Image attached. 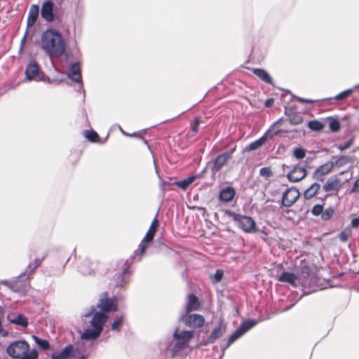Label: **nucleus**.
Returning a JSON list of instances; mask_svg holds the SVG:
<instances>
[{
	"label": "nucleus",
	"instance_id": "nucleus-1",
	"mask_svg": "<svg viewBox=\"0 0 359 359\" xmlns=\"http://www.w3.org/2000/svg\"><path fill=\"white\" fill-rule=\"evenodd\" d=\"M41 47L50 58H59L67 49V42L62 34L55 29H48L41 34Z\"/></svg>",
	"mask_w": 359,
	"mask_h": 359
},
{
	"label": "nucleus",
	"instance_id": "nucleus-2",
	"mask_svg": "<svg viewBox=\"0 0 359 359\" xmlns=\"http://www.w3.org/2000/svg\"><path fill=\"white\" fill-rule=\"evenodd\" d=\"M6 352L13 359H37L39 356L37 350L29 351V344L24 340L11 343L7 347Z\"/></svg>",
	"mask_w": 359,
	"mask_h": 359
},
{
	"label": "nucleus",
	"instance_id": "nucleus-3",
	"mask_svg": "<svg viewBox=\"0 0 359 359\" xmlns=\"http://www.w3.org/2000/svg\"><path fill=\"white\" fill-rule=\"evenodd\" d=\"M25 75L26 79L28 81H43L48 83H51L53 82H56L60 83L62 81V79H50L48 76H47L43 72H40V69L38 63L32 60L26 67L25 69Z\"/></svg>",
	"mask_w": 359,
	"mask_h": 359
},
{
	"label": "nucleus",
	"instance_id": "nucleus-4",
	"mask_svg": "<svg viewBox=\"0 0 359 359\" xmlns=\"http://www.w3.org/2000/svg\"><path fill=\"white\" fill-rule=\"evenodd\" d=\"M67 77L72 81H74L76 85L74 86L75 90L83 93V97L85 96V90L82 81L81 65L79 62L72 64L67 72Z\"/></svg>",
	"mask_w": 359,
	"mask_h": 359
},
{
	"label": "nucleus",
	"instance_id": "nucleus-5",
	"mask_svg": "<svg viewBox=\"0 0 359 359\" xmlns=\"http://www.w3.org/2000/svg\"><path fill=\"white\" fill-rule=\"evenodd\" d=\"M233 221L238 227L245 233H255L257 231L255 220L249 216L242 215L234 212L231 213Z\"/></svg>",
	"mask_w": 359,
	"mask_h": 359
},
{
	"label": "nucleus",
	"instance_id": "nucleus-6",
	"mask_svg": "<svg viewBox=\"0 0 359 359\" xmlns=\"http://www.w3.org/2000/svg\"><path fill=\"white\" fill-rule=\"evenodd\" d=\"M133 257L127 259L124 264V267L121 273H116L114 276L115 285L117 287H123L130 281V278L132 275V270L130 266L133 262Z\"/></svg>",
	"mask_w": 359,
	"mask_h": 359
},
{
	"label": "nucleus",
	"instance_id": "nucleus-7",
	"mask_svg": "<svg viewBox=\"0 0 359 359\" xmlns=\"http://www.w3.org/2000/svg\"><path fill=\"white\" fill-rule=\"evenodd\" d=\"M93 316V318L90 320V325L93 328L98 330L102 332L103 330V325L107 319V316L104 313L96 311V307L95 306H92L88 312L86 313L83 316L86 318H88Z\"/></svg>",
	"mask_w": 359,
	"mask_h": 359
},
{
	"label": "nucleus",
	"instance_id": "nucleus-8",
	"mask_svg": "<svg viewBox=\"0 0 359 359\" xmlns=\"http://www.w3.org/2000/svg\"><path fill=\"white\" fill-rule=\"evenodd\" d=\"M258 320H248L242 323L241 325L236 330V331L229 337L227 344L224 348H228L235 341L238 339L248 331L255 327L258 323Z\"/></svg>",
	"mask_w": 359,
	"mask_h": 359
},
{
	"label": "nucleus",
	"instance_id": "nucleus-9",
	"mask_svg": "<svg viewBox=\"0 0 359 359\" xmlns=\"http://www.w3.org/2000/svg\"><path fill=\"white\" fill-rule=\"evenodd\" d=\"M236 150V146H234L233 148L226 151L225 152L218 155L212 161V165L211 168V171L212 173H216L219 172L229 161V159L231 158L233 154Z\"/></svg>",
	"mask_w": 359,
	"mask_h": 359
},
{
	"label": "nucleus",
	"instance_id": "nucleus-10",
	"mask_svg": "<svg viewBox=\"0 0 359 359\" xmlns=\"http://www.w3.org/2000/svg\"><path fill=\"white\" fill-rule=\"evenodd\" d=\"M158 225V221L157 218L155 217L153 219V221L150 225V227H149L148 231L147 232L145 236L144 237L143 240L139 245V249H138V250H140L139 260H140L142 256L144 253V251L147 248V243L151 242L153 240Z\"/></svg>",
	"mask_w": 359,
	"mask_h": 359
},
{
	"label": "nucleus",
	"instance_id": "nucleus-11",
	"mask_svg": "<svg viewBox=\"0 0 359 359\" xmlns=\"http://www.w3.org/2000/svg\"><path fill=\"white\" fill-rule=\"evenodd\" d=\"M226 330V324L222 318H219L217 326L212 330L204 345L215 343L218 339L222 337Z\"/></svg>",
	"mask_w": 359,
	"mask_h": 359
},
{
	"label": "nucleus",
	"instance_id": "nucleus-12",
	"mask_svg": "<svg viewBox=\"0 0 359 359\" xmlns=\"http://www.w3.org/2000/svg\"><path fill=\"white\" fill-rule=\"evenodd\" d=\"M299 192L297 189L291 187L285 190L282 196V205L285 207H291L299 198Z\"/></svg>",
	"mask_w": 359,
	"mask_h": 359
},
{
	"label": "nucleus",
	"instance_id": "nucleus-13",
	"mask_svg": "<svg viewBox=\"0 0 359 359\" xmlns=\"http://www.w3.org/2000/svg\"><path fill=\"white\" fill-rule=\"evenodd\" d=\"M95 307H98L102 311L107 313L114 311L117 309L116 305L111 299L109 298L108 293L107 292L102 294L99 303Z\"/></svg>",
	"mask_w": 359,
	"mask_h": 359
},
{
	"label": "nucleus",
	"instance_id": "nucleus-14",
	"mask_svg": "<svg viewBox=\"0 0 359 359\" xmlns=\"http://www.w3.org/2000/svg\"><path fill=\"white\" fill-rule=\"evenodd\" d=\"M53 6L54 4L50 0L45 1L41 6V15L48 22H52L58 18L57 16H54Z\"/></svg>",
	"mask_w": 359,
	"mask_h": 359
},
{
	"label": "nucleus",
	"instance_id": "nucleus-15",
	"mask_svg": "<svg viewBox=\"0 0 359 359\" xmlns=\"http://www.w3.org/2000/svg\"><path fill=\"white\" fill-rule=\"evenodd\" d=\"M307 175L306 169L304 167L294 166L287 174L288 180L291 182H297L303 180Z\"/></svg>",
	"mask_w": 359,
	"mask_h": 359
},
{
	"label": "nucleus",
	"instance_id": "nucleus-16",
	"mask_svg": "<svg viewBox=\"0 0 359 359\" xmlns=\"http://www.w3.org/2000/svg\"><path fill=\"white\" fill-rule=\"evenodd\" d=\"M187 326L191 328H198L202 327L205 323V318L200 314H190L184 319Z\"/></svg>",
	"mask_w": 359,
	"mask_h": 359
},
{
	"label": "nucleus",
	"instance_id": "nucleus-17",
	"mask_svg": "<svg viewBox=\"0 0 359 359\" xmlns=\"http://www.w3.org/2000/svg\"><path fill=\"white\" fill-rule=\"evenodd\" d=\"M333 169V164L327 162L316 169L313 172V177L314 179L323 182L324 177L329 174Z\"/></svg>",
	"mask_w": 359,
	"mask_h": 359
},
{
	"label": "nucleus",
	"instance_id": "nucleus-18",
	"mask_svg": "<svg viewBox=\"0 0 359 359\" xmlns=\"http://www.w3.org/2000/svg\"><path fill=\"white\" fill-rule=\"evenodd\" d=\"M73 345L68 344L63 349L53 352L51 355V359H68L73 353Z\"/></svg>",
	"mask_w": 359,
	"mask_h": 359
},
{
	"label": "nucleus",
	"instance_id": "nucleus-19",
	"mask_svg": "<svg viewBox=\"0 0 359 359\" xmlns=\"http://www.w3.org/2000/svg\"><path fill=\"white\" fill-rule=\"evenodd\" d=\"M236 191L232 187L222 189L219 194V200L224 203L230 202L235 196Z\"/></svg>",
	"mask_w": 359,
	"mask_h": 359
},
{
	"label": "nucleus",
	"instance_id": "nucleus-20",
	"mask_svg": "<svg viewBox=\"0 0 359 359\" xmlns=\"http://www.w3.org/2000/svg\"><path fill=\"white\" fill-rule=\"evenodd\" d=\"M39 6L36 4L32 5L27 19V29L32 27L36 23L39 16Z\"/></svg>",
	"mask_w": 359,
	"mask_h": 359
},
{
	"label": "nucleus",
	"instance_id": "nucleus-21",
	"mask_svg": "<svg viewBox=\"0 0 359 359\" xmlns=\"http://www.w3.org/2000/svg\"><path fill=\"white\" fill-rule=\"evenodd\" d=\"M201 304L198 297L194 294H189L187 297L186 306L187 313L198 310Z\"/></svg>",
	"mask_w": 359,
	"mask_h": 359
},
{
	"label": "nucleus",
	"instance_id": "nucleus-22",
	"mask_svg": "<svg viewBox=\"0 0 359 359\" xmlns=\"http://www.w3.org/2000/svg\"><path fill=\"white\" fill-rule=\"evenodd\" d=\"M270 133V129L268 130L263 136H262L258 140L251 142L248 147H245V151H253L256 150L258 148L261 147L266 140L268 139V134Z\"/></svg>",
	"mask_w": 359,
	"mask_h": 359
},
{
	"label": "nucleus",
	"instance_id": "nucleus-23",
	"mask_svg": "<svg viewBox=\"0 0 359 359\" xmlns=\"http://www.w3.org/2000/svg\"><path fill=\"white\" fill-rule=\"evenodd\" d=\"M8 320L12 324L20 325L23 327H27L28 325L27 318L22 314H18L16 316H14V314L9 315Z\"/></svg>",
	"mask_w": 359,
	"mask_h": 359
},
{
	"label": "nucleus",
	"instance_id": "nucleus-24",
	"mask_svg": "<svg viewBox=\"0 0 359 359\" xmlns=\"http://www.w3.org/2000/svg\"><path fill=\"white\" fill-rule=\"evenodd\" d=\"M340 188V181L337 177L330 178L323 185V189L325 191H338Z\"/></svg>",
	"mask_w": 359,
	"mask_h": 359
},
{
	"label": "nucleus",
	"instance_id": "nucleus-25",
	"mask_svg": "<svg viewBox=\"0 0 359 359\" xmlns=\"http://www.w3.org/2000/svg\"><path fill=\"white\" fill-rule=\"evenodd\" d=\"M95 264L88 259H85L79 266V271L83 275H91L95 270Z\"/></svg>",
	"mask_w": 359,
	"mask_h": 359
},
{
	"label": "nucleus",
	"instance_id": "nucleus-26",
	"mask_svg": "<svg viewBox=\"0 0 359 359\" xmlns=\"http://www.w3.org/2000/svg\"><path fill=\"white\" fill-rule=\"evenodd\" d=\"M325 119L328 121L329 129L331 132L337 133L339 131L341 124L337 116H328Z\"/></svg>",
	"mask_w": 359,
	"mask_h": 359
},
{
	"label": "nucleus",
	"instance_id": "nucleus-27",
	"mask_svg": "<svg viewBox=\"0 0 359 359\" xmlns=\"http://www.w3.org/2000/svg\"><path fill=\"white\" fill-rule=\"evenodd\" d=\"M100 334L101 332H100V330H97L94 328L86 329L81 334V339L86 340L95 339L100 336Z\"/></svg>",
	"mask_w": 359,
	"mask_h": 359
},
{
	"label": "nucleus",
	"instance_id": "nucleus-28",
	"mask_svg": "<svg viewBox=\"0 0 359 359\" xmlns=\"http://www.w3.org/2000/svg\"><path fill=\"white\" fill-rule=\"evenodd\" d=\"M253 73L261 80L266 83H271L272 79L270 75L263 69L256 68L253 69Z\"/></svg>",
	"mask_w": 359,
	"mask_h": 359
},
{
	"label": "nucleus",
	"instance_id": "nucleus-29",
	"mask_svg": "<svg viewBox=\"0 0 359 359\" xmlns=\"http://www.w3.org/2000/svg\"><path fill=\"white\" fill-rule=\"evenodd\" d=\"M198 177L199 175L189 176L182 180L177 182L176 185L179 188L183 190H186L189 187V186L191 185Z\"/></svg>",
	"mask_w": 359,
	"mask_h": 359
},
{
	"label": "nucleus",
	"instance_id": "nucleus-30",
	"mask_svg": "<svg viewBox=\"0 0 359 359\" xmlns=\"http://www.w3.org/2000/svg\"><path fill=\"white\" fill-rule=\"evenodd\" d=\"M320 188V185L318 183L312 184L310 187L305 190L304 196L306 199H310L313 197Z\"/></svg>",
	"mask_w": 359,
	"mask_h": 359
},
{
	"label": "nucleus",
	"instance_id": "nucleus-31",
	"mask_svg": "<svg viewBox=\"0 0 359 359\" xmlns=\"http://www.w3.org/2000/svg\"><path fill=\"white\" fill-rule=\"evenodd\" d=\"M297 280V276L290 272H283L278 278L280 282L288 283L294 285Z\"/></svg>",
	"mask_w": 359,
	"mask_h": 359
},
{
	"label": "nucleus",
	"instance_id": "nucleus-32",
	"mask_svg": "<svg viewBox=\"0 0 359 359\" xmlns=\"http://www.w3.org/2000/svg\"><path fill=\"white\" fill-rule=\"evenodd\" d=\"M336 158L334 162H330L333 164V168L334 166L337 168H341L350 163L351 161V158L348 156H341L339 157H334Z\"/></svg>",
	"mask_w": 359,
	"mask_h": 359
},
{
	"label": "nucleus",
	"instance_id": "nucleus-33",
	"mask_svg": "<svg viewBox=\"0 0 359 359\" xmlns=\"http://www.w3.org/2000/svg\"><path fill=\"white\" fill-rule=\"evenodd\" d=\"M32 339H34V342L39 346V347L42 350L46 351L50 349V344L46 339H41L36 335H33Z\"/></svg>",
	"mask_w": 359,
	"mask_h": 359
},
{
	"label": "nucleus",
	"instance_id": "nucleus-34",
	"mask_svg": "<svg viewBox=\"0 0 359 359\" xmlns=\"http://www.w3.org/2000/svg\"><path fill=\"white\" fill-rule=\"evenodd\" d=\"M36 267H34V264L33 263H30L25 272L20 273L18 278H23V280H27L29 278V276L34 272Z\"/></svg>",
	"mask_w": 359,
	"mask_h": 359
},
{
	"label": "nucleus",
	"instance_id": "nucleus-35",
	"mask_svg": "<svg viewBox=\"0 0 359 359\" xmlns=\"http://www.w3.org/2000/svg\"><path fill=\"white\" fill-rule=\"evenodd\" d=\"M308 127L313 131H320L323 129L324 125L320 121L317 120L310 121L308 123Z\"/></svg>",
	"mask_w": 359,
	"mask_h": 359
},
{
	"label": "nucleus",
	"instance_id": "nucleus-36",
	"mask_svg": "<svg viewBox=\"0 0 359 359\" xmlns=\"http://www.w3.org/2000/svg\"><path fill=\"white\" fill-rule=\"evenodd\" d=\"M83 135L86 139L92 142H97L99 138L98 134L94 130H85L83 131Z\"/></svg>",
	"mask_w": 359,
	"mask_h": 359
},
{
	"label": "nucleus",
	"instance_id": "nucleus-37",
	"mask_svg": "<svg viewBox=\"0 0 359 359\" xmlns=\"http://www.w3.org/2000/svg\"><path fill=\"white\" fill-rule=\"evenodd\" d=\"M123 320H124L123 315H121V316H118L111 325V330H114V331L119 330L120 327L123 325Z\"/></svg>",
	"mask_w": 359,
	"mask_h": 359
},
{
	"label": "nucleus",
	"instance_id": "nucleus-38",
	"mask_svg": "<svg viewBox=\"0 0 359 359\" xmlns=\"http://www.w3.org/2000/svg\"><path fill=\"white\" fill-rule=\"evenodd\" d=\"M293 156L297 159H302L306 156V151H305V149H304L303 148H301V147L295 148L293 151Z\"/></svg>",
	"mask_w": 359,
	"mask_h": 359
},
{
	"label": "nucleus",
	"instance_id": "nucleus-39",
	"mask_svg": "<svg viewBox=\"0 0 359 359\" xmlns=\"http://www.w3.org/2000/svg\"><path fill=\"white\" fill-rule=\"evenodd\" d=\"M353 93V90L352 89H347L340 93H339L337 95H336L334 97V100H343L346 98H347L348 97H349L351 93Z\"/></svg>",
	"mask_w": 359,
	"mask_h": 359
},
{
	"label": "nucleus",
	"instance_id": "nucleus-40",
	"mask_svg": "<svg viewBox=\"0 0 359 359\" xmlns=\"http://www.w3.org/2000/svg\"><path fill=\"white\" fill-rule=\"evenodd\" d=\"M21 280H23V278H18V277H16L15 280L10 281V284H8V287L11 288L13 291H18L19 287L21 286V285H19L18 283Z\"/></svg>",
	"mask_w": 359,
	"mask_h": 359
},
{
	"label": "nucleus",
	"instance_id": "nucleus-41",
	"mask_svg": "<svg viewBox=\"0 0 359 359\" xmlns=\"http://www.w3.org/2000/svg\"><path fill=\"white\" fill-rule=\"evenodd\" d=\"M333 213H334L333 209H332L330 208H327V209L322 211L321 218L325 221L328 220L332 217V216L333 215Z\"/></svg>",
	"mask_w": 359,
	"mask_h": 359
},
{
	"label": "nucleus",
	"instance_id": "nucleus-42",
	"mask_svg": "<svg viewBox=\"0 0 359 359\" xmlns=\"http://www.w3.org/2000/svg\"><path fill=\"white\" fill-rule=\"evenodd\" d=\"M259 175L266 178L270 177L273 175L271 169L269 167H264L259 170Z\"/></svg>",
	"mask_w": 359,
	"mask_h": 359
},
{
	"label": "nucleus",
	"instance_id": "nucleus-43",
	"mask_svg": "<svg viewBox=\"0 0 359 359\" xmlns=\"http://www.w3.org/2000/svg\"><path fill=\"white\" fill-rule=\"evenodd\" d=\"M302 116L297 114H294L290 117V121L293 125L300 124L302 122Z\"/></svg>",
	"mask_w": 359,
	"mask_h": 359
},
{
	"label": "nucleus",
	"instance_id": "nucleus-44",
	"mask_svg": "<svg viewBox=\"0 0 359 359\" xmlns=\"http://www.w3.org/2000/svg\"><path fill=\"white\" fill-rule=\"evenodd\" d=\"M223 275H224L223 271L221 269H217L215 273L214 274V276L212 277V281L213 283H219V281H221V280L223 277Z\"/></svg>",
	"mask_w": 359,
	"mask_h": 359
},
{
	"label": "nucleus",
	"instance_id": "nucleus-45",
	"mask_svg": "<svg viewBox=\"0 0 359 359\" xmlns=\"http://www.w3.org/2000/svg\"><path fill=\"white\" fill-rule=\"evenodd\" d=\"M353 140L351 139L344 143L337 144V147L340 151H344V150H346V149L350 148L351 147V145L353 144Z\"/></svg>",
	"mask_w": 359,
	"mask_h": 359
},
{
	"label": "nucleus",
	"instance_id": "nucleus-46",
	"mask_svg": "<svg viewBox=\"0 0 359 359\" xmlns=\"http://www.w3.org/2000/svg\"><path fill=\"white\" fill-rule=\"evenodd\" d=\"M323 209V205H316L313 207V208L311 210V213L315 216H318V215H321Z\"/></svg>",
	"mask_w": 359,
	"mask_h": 359
},
{
	"label": "nucleus",
	"instance_id": "nucleus-47",
	"mask_svg": "<svg viewBox=\"0 0 359 359\" xmlns=\"http://www.w3.org/2000/svg\"><path fill=\"white\" fill-rule=\"evenodd\" d=\"M199 123H200V118L199 117H196L195 118V123H194V126L191 128L192 131L194 133H197L198 130Z\"/></svg>",
	"mask_w": 359,
	"mask_h": 359
},
{
	"label": "nucleus",
	"instance_id": "nucleus-48",
	"mask_svg": "<svg viewBox=\"0 0 359 359\" xmlns=\"http://www.w3.org/2000/svg\"><path fill=\"white\" fill-rule=\"evenodd\" d=\"M351 192H359V177L354 182Z\"/></svg>",
	"mask_w": 359,
	"mask_h": 359
},
{
	"label": "nucleus",
	"instance_id": "nucleus-49",
	"mask_svg": "<svg viewBox=\"0 0 359 359\" xmlns=\"http://www.w3.org/2000/svg\"><path fill=\"white\" fill-rule=\"evenodd\" d=\"M339 237L342 242H346L348 238V234L344 231H342L339 233Z\"/></svg>",
	"mask_w": 359,
	"mask_h": 359
},
{
	"label": "nucleus",
	"instance_id": "nucleus-50",
	"mask_svg": "<svg viewBox=\"0 0 359 359\" xmlns=\"http://www.w3.org/2000/svg\"><path fill=\"white\" fill-rule=\"evenodd\" d=\"M297 100L299 102H302V103H313L315 102L314 100H309V99H305V98H302V97H297Z\"/></svg>",
	"mask_w": 359,
	"mask_h": 359
},
{
	"label": "nucleus",
	"instance_id": "nucleus-51",
	"mask_svg": "<svg viewBox=\"0 0 359 359\" xmlns=\"http://www.w3.org/2000/svg\"><path fill=\"white\" fill-rule=\"evenodd\" d=\"M44 258H45V256L43 257L41 259L38 258V259H34V262H32L34 264V267H36V268L39 267L41 265V264L42 263Z\"/></svg>",
	"mask_w": 359,
	"mask_h": 359
},
{
	"label": "nucleus",
	"instance_id": "nucleus-52",
	"mask_svg": "<svg viewBox=\"0 0 359 359\" xmlns=\"http://www.w3.org/2000/svg\"><path fill=\"white\" fill-rule=\"evenodd\" d=\"M351 225L353 227L356 228L359 226V218H354L351 221Z\"/></svg>",
	"mask_w": 359,
	"mask_h": 359
},
{
	"label": "nucleus",
	"instance_id": "nucleus-53",
	"mask_svg": "<svg viewBox=\"0 0 359 359\" xmlns=\"http://www.w3.org/2000/svg\"><path fill=\"white\" fill-rule=\"evenodd\" d=\"M273 103V98L268 99L265 102V106L267 107H271Z\"/></svg>",
	"mask_w": 359,
	"mask_h": 359
},
{
	"label": "nucleus",
	"instance_id": "nucleus-54",
	"mask_svg": "<svg viewBox=\"0 0 359 359\" xmlns=\"http://www.w3.org/2000/svg\"><path fill=\"white\" fill-rule=\"evenodd\" d=\"M282 121H283V119H282V118L278 119L277 121H276V122L273 124L272 127H273V128H274V127H276V126L278 127V126H281Z\"/></svg>",
	"mask_w": 359,
	"mask_h": 359
},
{
	"label": "nucleus",
	"instance_id": "nucleus-55",
	"mask_svg": "<svg viewBox=\"0 0 359 359\" xmlns=\"http://www.w3.org/2000/svg\"><path fill=\"white\" fill-rule=\"evenodd\" d=\"M27 34V30L26 31L23 38L21 40V48L23 47V46H24V44L25 43Z\"/></svg>",
	"mask_w": 359,
	"mask_h": 359
},
{
	"label": "nucleus",
	"instance_id": "nucleus-56",
	"mask_svg": "<svg viewBox=\"0 0 359 359\" xmlns=\"http://www.w3.org/2000/svg\"><path fill=\"white\" fill-rule=\"evenodd\" d=\"M280 133V130H275V131H273V134H271L270 135V138H272L273 136L278 135Z\"/></svg>",
	"mask_w": 359,
	"mask_h": 359
},
{
	"label": "nucleus",
	"instance_id": "nucleus-57",
	"mask_svg": "<svg viewBox=\"0 0 359 359\" xmlns=\"http://www.w3.org/2000/svg\"><path fill=\"white\" fill-rule=\"evenodd\" d=\"M10 281H11V280H2V281L1 282V283L8 287V284H10Z\"/></svg>",
	"mask_w": 359,
	"mask_h": 359
},
{
	"label": "nucleus",
	"instance_id": "nucleus-58",
	"mask_svg": "<svg viewBox=\"0 0 359 359\" xmlns=\"http://www.w3.org/2000/svg\"><path fill=\"white\" fill-rule=\"evenodd\" d=\"M2 331H3V326H2L1 321L0 320V334L2 332Z\"/></svg>",
	"mask_w": 359,
	"mask_h": 359
},
{
	"label": "nucleus",
	"instance_id": "nucleus-59",
	"mask_svg": "<svg viewBox=\"0 0 359 359\" xmlns=\"http://www.w3.org/2000/svg\"><path fill=\"white\" fill-rule=\"evenodd\" d=\"M79 359H87V355H82Z\"/></svg>",
	"mask_w": 359,
	"mask_h": 359
},
{
	"label": "nucleus",
	"instance_id": "nucleus-60",
	"mask_svg": "<svg viewBox=\"0 0 359 359\" xmlns=\"http://www.w3.org/2000/svg\"><path fill=\"white\" fill-rule=\"evenodd\" d=\"M119 129L121 130V132L124 134V135H126V133L123 130V129L119 126Z\"/></svg>",
	"mask_w": 359,
	"mask_h": 359
}]
</instances>
